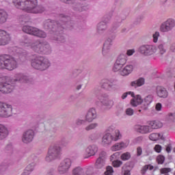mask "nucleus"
Masks as SVG:
<instances>
[{
  "mask_svg": "<svg viewBox=\"0 0 175 175\" xmlns=\"http://www.w3.org/2000/svg\"><path fill=\"white\" fill-rule=\"evenodd\" d=\"M13 3L17 9H21L27 13L38 14L46 10L44 7L38 5V0H14Z\"/></svg>",
  "mask_w": 175,
  "mask_h": 175,
  "instance_id": "nucleus-1",
  "label": "nucleus"
},
{
  "mask_svg": "<svg viewBox=\"0 0 175 175\" xmlns=\"http://www.w3.org/2000/svg\"><path fill=\"white\" fill-rule=\"evenodd\" d=\"M20 81L21 83H28V77L23 74H16L12 79L10 77H0V91L3 94H10L14 88L12 84Z\"/></svg>",
  "mask_w": 175,
  "mask_h": 175,
  "instance_id": "nucleus-2",
  "label": "nucleus"
},
{
  "mask_svg": "<svg viewBox=\"0 0 175 175\" xmlns=\"http://www.w3.org/2000/svg\"><path fill=\"white\" fill-rule=\"evenodd\" d=\"M21 44L24 47H30V49H32L36 53H42L43 54H48L49 49H50V45L40 42L39 40L31 43L29 40L25 39L24 41L21 42Z\"/></svg>",
  "mask_w": 175,
  "mask_h": 175,
  "instance_id": "nucleus-3",
  "label": "nucleus"
},
{
  "mask_svg": "<svg viewBox=\"0 0 175 175\" xmlns=\"http://www.w3.org/2000/svg\"><path fill=\"white\" fill-rule=\"evenodd\" d=\"M31 64L32 68L38 70H46L50 66V62L49 59L42 57L34 55L31 58Z\"/></svg>",
  "mask_w": 175,
  "mask_h": 175,
  "instance_id": "nucleus-4",
  "label": "nucleus"
},
{
  "mask_svg": "<svg viewBox=\"0 0 175 175\" xmlns=\"http://www.w3.org/2000/svg\"><path fill=\"white\" fill-rule=\"evenodd\" d=\"M17 61L13 57L8 55H0V69L14 70L17 68Z\"/></svg>",
  "mask_w": 175,
  "mask_h": 175,
  "instance_id": "nucleus-5",
  "label": "nucleus"
},
{
  "mask_svg": "<svg viewBox=\"0 0 175 175\" xmlns=\"http://www.w3.org/2000/svg\"><path fill=\"white\" fill-rule=\"evenodd\" d=\"M121 139V133H120V130L115 131V137L111 135L110 133L105 134L102 138V145L109 146L111 144L112 142H117Z\"/></svg>",
  "mask_w": 175,
  "mask_h": 175,
  "instance_id": "nucleus-6",
  "label": "nucleus"
},
{
  "mask_svg": "<svg viewBox=\"0 0 175 175\" xmlns=\"http://www.w3.org/2000/svg\"><path fill=\"white\" fill-rule=\"evenodd\" d=\"M59 154H61V148L57 146H52L50 147L45 159L46 162H51V161L58 158Z\"/></svg>",
  "mask_w": 175,
  "mask_h": 175,
  "instance_id": "nucleus-7",
  "label": "nucleus"
},
{
  "mask_svg": "<svg viewBox=\"0 0 175 175\" xmlns=\"http://www.w3.org/2000/svg\"><path fill=\"white\" fill-rule=\"evenodd\" d=\"M23 31V32H25V33H29V35H33V36H38V38H46V34L44 33V31L31 26H24Z\"/></svg>",
  "mask_w": 175,
  "mask_h": 175,
  "instance_id": "nucleus-8",
  "label": "nucleus"
},
{
  "mask_svg": "<svg viewBox=\"0 0 175 175\" xmlns=\"http://www.w3.org/2000/svg\"><path fill=\"white\" fill-rule=\"evenodd\" d=\"M12 110V105L0 103V117H10Z\"/></svg>",
  "mask_w": 175,
  "mask_h": 175,
  "instance_id": "nucleus-9",
  "label": "nucleus"
},
{
  "mask_svg": "<svg viewBox=\"0 0 175 175\" xmlns=\"http://www.w3.org/2000/svg\"><path fill=\"white\" fill-rule=\"evenodd\" d=\"M139 52L144 55H152L157 53V46L152 45H142L139 47Z\"/></svg>",
  "mask_w": 175,
  "mask_h": 175,
  "instance_id": "nucleus-10",
  "label": "nucleus"
},
{
  "mask_svg": "<svg viewBox=\"0 0 175 175\" xmlns=\"http://www.w3.org/2000/svg\"><path fill=\"white\" fill-rule=\"evenodd\" d=\"M175 27V21L172 18L167 19L165 22L163 23L160 27L161 32H169L172 31Z\"/></svg>",
  "mask_w": 175,
  "mask_h": 175,
  "instance_id": "nucleus-11",
  "label": "nucleus"
},
{
  "mask_svg": "<svg viewBox=\"0 0 175 175\" xmlns=\"http://www.w3.org/2000/svg\"><path fill=\"white\" fill-rule=\"evenodd\" d=\"M72 165V161L70 159H66L61 162L60 165L58 167V172L60 174H64L66 173L70 168Z\"/></svg>",
  "mask_w": 175,
  "mask_h": 175,
  "instance_id": "nucleus-12",
  "label": "nucleus"
},
{
  "mask_svg": "<svg viewBox=\"0 0 175 175\" xmlns=\"http://www.w3.org/2000/svg\"><path fill=\"white\" fill-rule=\"evenodd\" d=\"M10 42V35L5 30L0 29V46H6Z\"/></svg>",
  "mask_w": 175,
  "mask_h": 175,
  "instance_id": "nucleus-13",
  "label": "nucleus"
},
{
  "mask_svg": "<svg viewBox=\"0 0 175 175\" xmlns=\"http://www.w3.org/2000/svg\"><path fill=\"white\" fill-rule=\"evenodd\" d=\"M35 135V133L33 130H27L26 132H25L23 135L22 141L23 143H31L32 140H33V136Z\"/></svg>",
  "mask_w": 175,
  "mask_h": 175,
  "instance_id": "nucleus-14",
  "label": "nucleus"
},
{
  "mask_svg": "<svg viewBox=\"0 0 175 175\" xmlns=\"http://www.w3.org/2000/svg\"><path fill=\"white\" fill-rule=\"evenodd\" d=\"M96 151L97 148L96 146H88L83 152V158L85 159L90 158V157H92V155H95Z\"/></svg>",
  "mask_w": 175,
  "mask_h": 175,
  "instance_id": "nucleus-15",
  "label": "nucleus"
},
{
  "mask_svg": "<svg viewBox=\"0 0 175 175\" xmlns=\"http://www.w3.org/2000/svg\"><path fill=\"white\" fill-rule=\"evenodd\" d=\"M156 92L157 96H159V98H163L165 99L167 98V96H169V92H167L166 88L163 86H157L156 88Z\"/></svg>",
  "mask_w": 175,
  "mask_h": 175,
  "instance_id": "nucleus-16",
  "label": "nucleus"
},
{
  "mask_svg": "<svg viewBox=\"0 0 175 175\" xmlns=\"http://www.w3.org/2000/svg\"><path fill=\"white\" fill-rule=\"evenodd\" d=\"M135 131H137V132H139V133H142V135H146V133H150L152 132L151 127H150V126H146V125L135 126Z\"/></svg>",
  "mask_w": 175,
  "mask_h": 175,
  "instance_id": "nucleus-17",
  "label": "nucleus"
},
{
  "mask_svg": "<svg viewBox=\"0 0 175 175\" xmlns=\"http://www.w3.org/2000/svg\"><path fill=\"white\" fill-rule=\"evenodd\" d=\"M153 99L154 97L151 94L146 96L144 99H142V109H144V110H146L148 106H150L152 103Z\"/></svg>",
  "mask_w": 175,
  "mask_h": 175,
  "instance_id": "nucleus-18",
  "label": "nucleus"
},
{
  "mask_svg": "<svg viewBox=\"0 0 175 175\" xmlns=\"http://www.w3.org/2000/svg\"><path fill=\"white\" fill-rule=\"evenodd\" d=\"M133 98L131 100V105L133 106V107H137L139 105H142L143 102V99L142 98V96L140 95H136L135 94L133 96H131Z\"/></svg>",
  "mask_w": 175,
  "mask_h": 175,
  "instance_id": "nucleus-19",
  "label": "nucleus"
},
{
  "mask_svg": "<svg viewBox=\"0 0 175 175\" xmlns=\"http://www.w3.org/2000/svg\"><path fill=\"white\" fill-rule=\"evenodd\" d=\"M86 121L88 122H92L95 118H96V111L94 108H91L87 113L86 116Z\"/></svg>",
  "mask_w": 175,
  "mask_h": 175,
  "instance_id": "nucleus-20",
  "label": "nucleus"
},
{
  "mask_svg": "<svg viewBox=\"0 0 175 175\" xmlns=\"http://www.w3.org/2000/svg\"><path fill=\"white\" fill-rule=\"evenodd\" d=\"M148 124L150 129H152V132L153 129H159V128H162V126H163L162 122L158 120L149 121L148 122Z\"/></svg>",
  "mask_w": 175,
  "mask_h": 175,
  "instance_id": "nucleus-21",
  "label": "nucleus"
},
{
  "mask_svg": "<svg viewBox=\"0 0 175 175\" xmlns=\"http://www.w3.org/2000/svg\"><path fill=\"white\" fill-rule=\"evenodd\" d=\"M133 72V66L129 64L124 66L121 70H120V75L122 76H128L131 75Z\"/></svg>",
  "mask_w": 175,
  "mask_h": 175,
  "instance_id": "nucleus-22",
  "label": "nucleus"
},
{
  "mask_svg": "<svg viewBox=\"0 0 175 175\" xmlns=\"http://www.w3.org/2000/svg\"><path fill=\"white\" fill-rule=\"evenodd\" d=\"M127 147H128V144L120 142V143H117L115 145L112 146L111 147V150L112 151H120V150L126 148Z\"/></svg>",
  "mask_w": 175,
  "mask_h": 175,
  "instance_id": "nucleus-23",
  "label": "nucleus"
},
{
  "mask_svg": "<svg viewBox=\"0 0 175 175\" xmlns=\"http://www.w3.org/2000/svg\"><path fill=\"white\" fill-rule=\"evenodd\" d=\"M9 135V131H8V129L5 127V126L0 124V140H2L8 137Z\"/></svg>",
  "mask_w": 175,
  "mask_h": 175,
  "instance_id": "nucleus-24",
  "label": "nucleus"
},
{
  "mask_svg": "<svg viewBox=\"0 0 175 175\" xmlns=\"http://www.w3.org/2000/svg\"><path fill=\"white\" fill-rule=\"evenodd\" d=\"M45 25L49 27V29H52V31L54 32V29H59V25L57 23V22H52L50 20L47 21V23H45Z\"/></svg>",
  "mask_w": 175,
  "mask_h": 175,
  "instance_id": "nucleus-25",
  "label": "nucleus"
},
{
  "mask_svg": "<svg viewBox=\"0 0 175 175\" xmlns=\"http://www.w3.org/2000/svg\"><path fill=\"white\" fill-rule=\"evenodd\" d=\"M98 99L100 100L101 103H103V105H105V106H113V101H109L107 100V96L105 95V96H100Z\"/></svg>",
  "mask_w": 175,
  "mask_h": 175,
  "instance_id": "nucleus-26",
  "label": "nucleus"
},
{
  "mask_svg": "<svg viewBox=\"0 0 175 175\" xmlns=\"http://www.w3.org/2000/svg\"><path fill=\"white\" fill-rule=\"evenodd\" d=\"M6 20H8V13L3 10H0V24L6 23Z\"/></svg>",
  "mask_w": 175,
  "mask_h": 175,
  "instance_id": "nucleus-27",
  "label": "nucleus"
},
{
  "mask_svg": "<svg viewBox=\"0 0 175 175\" xmlns=\"http://www.w3.org/2000/svg\"><path fill=\"white\" fill-rule=\"evenodd\" d=\"M105 166V159L102 157H98L95 163V167L96 169H102Z\"/></svg>",
  "mask_w": 175,
  "mask_h": 175,
  "instance_id": "nucleus-28",
  "label": "nucleus"
},
{
  "mask_svg": "<svg viewBox=\"0 0 175 175\" xmlns=\"http://www.w3.org/2000/svg\"><path fill=\"white\" fill-rule=\"evenodd\" d=\"M116 63L124 66V65H125V64H126V55H119L116 60Z\"/></svg>",
  "mask_w": 175,
  "mask_h": 175,
  "instance_id": "nucleus-29",
  "label": "nucleus"
},
{
  "mask_svg": "<svg viewBox=\"0 0 175 175\" xmlns=\"http://www.w3.org/2000/svg\"><path fill=\"white\" fill-rule=\"evenodd\" d=\"M150 140L152 142H157V140H159V139H162V135L161 133H154L149 135Z\"/></svg>",
  "mask_w": 175,
  "mask_h": 175,
  "instance_id": "nucleus-30",
  "label": "nucleus"
},
{
  "mask_svg": "<svg viewBox=\"0 0 175 175\" xmlns=\"http://www.w3.org/2000/svg\"><path fill=\"white\" fill-rule=\"evenodd\" d=\"M111 83H110V81L108 79H103L100 82V86L102 88H105L107 90V88H109V87H111Z\"/></svg>",
  "mask_w": 175,
  "mask_h": 175,
  "instance_id": "nucleus-31",
  "label": "nucleus"
},
{
  "mask_svg": "<svg viewBox=\"0 0 175 175\" xmlns=\"http://www.w3.org/2000/svg\"><path fill=\"white\" fill-rule=\"evenodd\" d=\"M148 169L150 170H152V169H154V166H152L151 165H144L141 170V174H146V173L147 170H148Z\"/></svg>",
  "mask_w": 175,
  "mask_h": 175,
  "instance_id": "nucleus-32",
  "label": "nucleus"
},
{
  "mask_svg": "<svg viewBox=\"0 0 175 175\" xmlns=\"http://www.w3.org/2000/svg\"><path fill=\"white\" fill-rule=\"evenodd\" d=\"M109 47H110V41L107 40L104 44V46L103 49V53L106 55V53H109Z\"/></svg>",
  "mask_w": 175,
  "mask_h": 175,
  "instance_id": "nucleus-33",
  "label": "nucleus"
},
{
  "mask_svg": "<svg viewBox=\"0 0 175 175\" xmlns=\"http://www.w3.org/2000/svg\"><path fill=\"white\" fill-rule=\"evenodd\" d=\"M120 159H122V161H128L129 159H131V153L128 152L123 153L120 157Z\"/></svg>",
  "mask_w": 175,
  "mask_h": 175,
  "instance_id": "nucleus-34",
  "label": "nucleus"
},
{
  "mask_svg": "<svg viewBox=\"0 0 175 175\" xmlns=\"http://www.w3.org/2000/svg\"><path fill=\"white\" fill-rule=\"evenodd\" d=\"M157 162L159 165H163V163L165 162V156L163 155H159L157 157Z\"/></svg>",
  "mask_w": 175,
  "mask_h": 175,
  "instance_id": "nucleus-35",
  "label": "nucleus"
},
{
  "mask_svg": "<svg viewBox=\"0 0 175 175\" xmlns=\"http://www.w3.org/2000/svg\"><path fill=\"white\" fill-rule=\"evenodd\" d=\"M32 170H33V166L29 164V165L27 166L26 170H25V172L23 173L22 175H28L29 174V172H32Z\"/></svg>",
  "mask_w": 175,
  "mask_h": 175,
  "instance_id": "nucleus-36",
  "label": "nucleus"
},
{
  "mask_svg": "<svg viewBox=\"0 0 175 175\" xmlns=\"http://www.w3.org/2000/svg\"><path fill=\"white\" fill-rule=\"evenodd\" d=\"M123 66H122V64H120L117 63V62H116L113 68V72H118L119 70H121V69H122Z\"/></svg>",
  "mask_w": 175,
  "mask_h": 175,
  "instance_id": "nucleus-37",
  "label": "nucleus"
},
{
  "mask_svg": "<svg viewBox=\"0 0 175 175\" xmlns=\"http://www.w3.org/2000/svg\"><path fill=\"white\" fill-rule=\"evenodd\" d=\"M122 165V161L120 160H115L112 161V165L113 167H120Z\"/></svg>",
  "mask_w": 175,
  "mask_h": 175,
  "instance_id": "nucleus-38",
  "label": "nucleus"
},
{
  "mask_svg": "<svg viewBox=\"0 0 175 175\" xmlns=\"http://www.w3.org/2000/svg\"><path fill=\"white\" fill-rule=\"evenodd\" d=\"M114 170H113V167L107 166L106 168V172H105V175H113Z\"/></svg>",
  "mask_w": 175,
  "mask_h": 175,
  "instance_id": "nucleus-39",
  "label": "nucleus"
},
{
  "mask_svg": "<svg viewBox=\"0 0 175 175\" xmlns=\"http://www.w3.org/2000/svg\"><path fill=\"white\" fill-rule=\"evenodd\" d=\"M120 155H121V153H120L119 152L113 153L110 157L111 161H114V159H118V158H120Z\"/></svg>",
  "mask_w": 175,
  "mask_h": 175,
  "instance_id": "nucleus-40",
  "label": "nucleus"
},
{
  "mask_svg": "<svg viewBox=\"0 0 175 175\" xmlns=\"http://www.w3.org/2000/svg\"><path fill=\"white\" fill-rule=\"evenodd\" d=\"M96 126H98V124L92 123V124L88 125V126H86L85 129L87 131H91L92 129H95V128H96Z\"/></svg>",
  "mask_w": 175,
  "mask_h": 175,
  "instance_id": "nucleus-41",
  "label": "nucleus"
},
{
  "mask_svg": "<svg viewBox=\"0 0 175 175\" xmlns=\"http://www.w3.org/2000/svg\"><path fill=\"white\" fill-rule=\"evenodd\" d=\"M159 50L160 52V54H165L166 53V49L163 47V44H159Z\"/></svg>",
  "mask_w": 175,
  "mask_h": 175,
  "instance_id": "nucleus-42",
  "label": "nucleus"
},
{
  "mask_svg": "<svg viewBox=\"0 0 175 175\" xmlns=\"http://www.w3.org/2000/svg\"><path fill=\"white\" fill-rule=\"evenodd\" d=\"M154 150L156 152H158L159 154L161 151H162V146L161 145H155Z\"/></svg>",
  "mask_w": 175,
  "mask_h": 175,
  "instance_id": "nucleus-43",
  "label": "nucleus"
},
{
  "mask_svg": "<svg viewBox=\"0 0 175 175\" xmlns=\"http://www.w3.org/2000/svg\"><path fill=\"white\" fill-rule=\"evenodd\" d=\"M158 38H159V32L156 31L154 34H153V42L154 43H157L158 42Z\"/></svg>",
  "mask_w": 175,
  "mask_h": 175,
  "instance_id": "nucleus-44",
  "label": "nucleus"
},
{
  "mask_svg": "<svg viewBox=\"0 0 175 175\" xmlns=\"http://www.w3.org/2000/svg\"><path fill=\"white\" fill-rule=\"evenodd\" d=\"M137 87H142L144 84V79L139 78L138 80H137Z\"/></svg>",
  "mask_w": 175,
  "mask_h": 175,
  "instance_id": "nucleus-45",
  "label": "nucleus"
},
{
  "mask_svg": "<svg viewBox=\"0 0 175 175\" xmlns=\"http://www.w3.org/2000/svg\"><path fill=\"white\" fill-rule=\"evenodd\" d=\"M126 167L124 165L122 169V173L124 175H131V171L129 170H125Z\"/></svg>",
  "mask_w": 175,
  "mask_h": 175,
  "instance_id": "nucleus-46",
  "label": "nucleus"
},
{
  "mask_svg": "<svg viewBox=\"0 0 175 175\" xmlns=\"http://www.w3.org/2000/svg\"><path fill=\"white\" fill-rule=\"evenodd\" d=\"M128 95H131V96H133V95H135V93H133L132 92L124 93L122 96V99H125V98H126V96H128Z\"/></svg>",
  "mask_w": 175,
  "mask_h": 175,
  "instance_id": "nucleus-47",
  "label": "nucleus"
},
{
  "mask_svg": "<svg viewBox=\"0 0 175 175\" xmlns=\"http://www.w3.org/2000/svg\"><path fill=\"white\" fill-rule=\"evenodd\" d=\"M134 111L132 109V108H128L126 110V116H133Z\"/></svg>",
  "mask_w": 175,
  "mask_h": 175,
  "instance_id": "nucleus-48",
  "label": "nucleus"
},
{
  "mask_svg": "<svg viewBox=\"0 0 175 175\" xmlns=\"http://www.w3.org/2000/svg\"><path fill=\"white\" fill-rule=\"evenodd\" d=\"M143 154V149L142 147L139 146L137 148V157H140Z\"/></svg>",
  "mask_w": 175,
  "mask_h": 175,
  "instance_id": "nucleus-49",
  "label": "nucleus"
},
{
  "mask_svg": "<svg viewBox=\"0 0 175 175\" xmlns=\"http://www.w3.org/2000/svg\"><path fill=\"white\" fill-rule=\"evenodd\" d=\"M155 109L157 111H161V110H162V104L160 103H157L155 106Z\"/></svg>",
  "mask_w": 175,
  "mask_h": 175,
  "instance_id": "nucleus-50",
  "label": "nucleus"
},
{
  "mask_svg": "<svg viewBox=\"0 0 175 175\" xmlns=\"http://www.w3.org/2000/svg\"><path fill=\"white\" fill-rule=\"evenodd\" d=\"M135 53V50L133 49H129L126 52V55L129 56L133 55V54Z\"/></svg>",
  "mask_w": 175,
  "mask_h": 175,
  "instance_id": "nucleus-51",
  "label": "nucleus"
},
{
  "mask_svg": "<svg viewBox=\"0 0 175 175\" xmlns=\"http://www.w3.org/2000/svg\"><path fill=\"white\" fill-rule=\"evenodd\" d=\"M131 87H135V88H136V87H139V86H137V81H132L131 83Z\"/></svg>",
  "mask_w": 175,
  "mask_h": 175,
  "instance_id": "nucleus-52",
  "label": "nucleus"
},
{
  "mask_svg": "<svg viewBox=\"0 0 175 175\" xmlns=\"http://www.w3.org/2000/svg\"><path fill=\"white\" fill-rule=\"evenodd\" d=\"M21 18H22V21H25V23H27V21L28 20V17L25 16H21Z\"/></svg>",
  "mask_w": 175,
  "mask_h": 175,
  "instance_id": "nucleus-53",
  "label": "nucleus"
},
{
  "mask_svg": "<svg viewBox=\"0 0 175 175\" xmlns=\"http://www.w3.org/2000/svg\"><path fill=\"white\" fill-rule=\"evenodd\" d=\"M98 28L99 29H103L104 28H105V26L102 23H100L98 24Z\"/></svg>",
  "mask_w": 175,
  "mask_h": 175,
  "instance_id": "nucleus-54",
  "label": "nucleus"
},
{
  "mask_svg": "<svg viewBox=\"0 0 175 175\" xmlns=\"http://www.w3.org/2000/svg\"><path fill=\"white\" fill-rule=\"evenodd\" d=\"M171 51H173V53H175V43L172 44L170 47Z\"/></svg>",
  "mask_w": 175,
  "mask_h": 175,
  "instance_id": "nucleus-55",
  "label": "nucleus"
},
{
  "mask_svg": "<svg viewBox=\"0 0 175 175\" xmlns=\"http://www.w3.org/2000/svg\"><path fill=\"white\" fill-rule=\"evenodd\" d=\"M60 17H61L62 18H64L63 21H66V19H68V18H69V17L65 16L64 14H60Z\"/></svg>",
  "mask_w": 175,
  "mask_h": 175,
  "instance_id": "nucleus-56",
  "label": "nucleus"
},
{
  "mask_svg": "<svg viewBox=\"0 0 175 175\" xmlns=\"http://www.w3.org/2000/svg\"><path fill=\"white\" fill-rule=\"evenodd\" d=\"M57 40H59V42H64V37L63 36H59L57 38Z\"/></svg>",
  "mask_w": 175,
  "mask_h": 175,
  "instance_id": "nucleus-57",
  "label": "nucleus"
},
{
  "mask_svg": "<svg viewBox=\"0 0 175 175\" xmlns=\"http://www.w3.org/2000/svg\"><path fill=\"white\" fill-rule=\"evenodd\" d=\"M165 150L167 152H170L172 151V148H170V146H167Z\"/></svg>",
  "mask_w": 175,
  "mask_h": 175,
  "instance_id": "nucleus-58",
  "label": "nucleus"
},
{
  "mask_svg": "<svg viewBox=\"0 0 175 175\" xmlns=\"http://www.w3.org/2000/svg\"><path fill=\"white\" fill-rule=\"evenodd\" d=\"M83 122H84V121H83V120L78 121L77 124L80 125V124H83Z\"/></svg>",
  "mask_w": 175,
  "mask_h": 175,
  "instance_id": "nucleus-59",
  "label": "nucleus"
},
{
  "mask_svg": "<svg viewBox=\"0 0 175 175\" xmlns=\"http://www.w3.org/2000/svg\"><path fill=\"white\" fill-rule=\"evenodd\" d=\"M81 85L77 86V90H81Z\"/></svg>",
  "mask_w": 175,
  "mask_h": 175,
  "instance_id": "nucleus-60",
  "label": "nucleus"
},
{
  "mask_svg": "<svg viewBox=\"0 0 175 175\" xmlns=\"http://www.w3.org/2000/svg\"><path fill=\"white\" fill-rule=\"evenodd\" d=\"M168 116L169 117H171L172 116H173V113H169Z\"/></svg>",
  "mask_w": 175,
  "mask_h": 175,
  "instance_id": "nucleus-61",
  "label": "nucleus"
},
{
  "mask_svg": "<svg viewBox=\"0 0 175 175\" xmlns=\"http://www.w3.org/2000/svg\"><path fill=\"white\" fill-rule=\"evenodd\" d=\"M174 152H175V148H174Z\"/></svg>",
  "mask_w": 175,
  "mask_h": 175,
  "instance_id": "nucleus-62",
  "label": "nucleus"
},
{
  "mask_svg": "<svg viewBox=\"0 0 175 175\" xmlns=\"http://www.w3.org/2000/svg\"><path fill=\"white\" fill-rule=\"evenodd\" d=\"M103 154H106V152H103Z\"/></svg>",
  "mask_w": 175,
  "mask_h": 175,
  "instance_id": "nucleus-63",
  "label": "nucleus"
},
{
  "mask_svg": "<svg viewBox=\"0 0 175 175\" xmlns=\"http://www.w3.org/2000/svg\"><path fill=\"white\" fill-rule=\"evenodd\" d=\"M139 111H142V110L139 109Z\"/></svg>",
  "mask_w": 175,
  "mask_h": 175,
  "instance_id": "nucleus-64",
  "label": "nucleus"
}]
</instances>
